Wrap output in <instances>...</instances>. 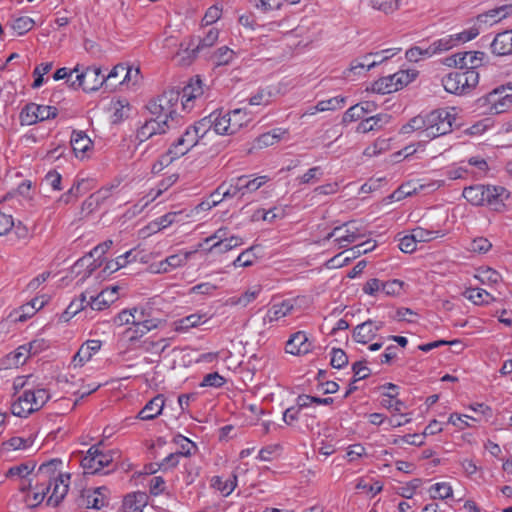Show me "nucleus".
Here are the masks:
<instances>
[{"label":"nucleus","mask_w":512,"mask_h":512,"mask_svg":"<svg viewBox=\"0 0 512 512\" xmlns=\"http://www.w3.org/2000/svg\"><path fill=\"white\" fill-rule=\"evenodd\" d=\"M510 193L502 186L473 185L463 190V197L472 205H487L495 211H500L504 201L509 198Z\"/></svg>","instance_id":"1"},{"label":"nucleus","mask_w":512,"mask_h":512,"mask_svg":"<svg viewBox=\"0 0 512 512\" xmlns=\"http://www.w3.org/2000/svg\"><path fill=\"white\" fill-rule=\"evenodd\" d=\"M201 120L196 121L194 124L186 127L184 132L170 145L166 154L161 156V165L166 162L170 164L173 160L188 153L200 139L207 133Z\"/></svg>","instance_id":"2"},{"label":"nucleus","mask_w":512,"mask_h":512,"mask_svg":"<svg viewBox=\"0 0 512 512\" xmlns=\"http://www.w3.org/2000/svg\"><path fill=\"white\" fill-rule=\"evenodd\" d=\"M49 399L50 395L46 389H27L11 405V413L17 417H27L33 412L41 409Z\"/></svg>","instance_id":"3"},{"label":"nucleus","mask_w":512,"mask_h":512,"mask_svg":"<svg viewBox=\"0 0 512 512\" xmlns=\"http://www.w3.org/2000/svg\"><path fill=\"white\" fill-rule=\"evenodd\" d=\"M425 121V138L434 139L452 131L456 118L445 109H436L423 115Z\"/></svg>","instance_id":"4"},{"label":"nucleus","mask_w":512,"mask_h":512,"mask_svg":"<svg viewBox=\"0 0 512 512\" xmlns=\"http://www.w3.org/2000/svg\"><path fill=\"white\" fill-rule=\"evenodd\" d=\"M76 73L77 76L75 80L70 83V87L75 90L82 88L85 92H93L103 85L110 88L116 87V84H107V78L102 75L99 67H86L84 70L79 69V72Z\"/></svg>","instance_id":"5"},{"label":"nucleus","mask_w":512,"mask_h":512,"mask_svg":"<svg viewBox=\"0 0 512 512\" xmlns=\"http://www.w3.org/2000/svg\"><path fill=\"white\" fill-rule=\"evenodd\" d=\"M477 105L485 108L487 114H501L512 109V94H504L503 87H496L477 100Z\"/></svg>","instance_id":"6"},{"label":"nucleus","mask_w":512,"mask_h":512,"mask_svg":"<svg viewBox=\"0 0 512 512\" xmlns=\"http://www.w3.org/2000/svg\"><path fill=\"white\" fill-rule=\"evenodd\" d=\"M57 114L58 110L54 106L28 103L21 110L20 120L22 125H33L37 122L54 119Z\"/></svg>","instance_id":"7"},{"label":"nucleus","mask_w":512,"mask_h":512,"mask_svg":"<svg viewBox=\"0 0 512 512\" xmlns=\"http://www.w3.org/2000/svg\"><path fill=\"white\" fill-rule=\"evenodd\" d=\"M412 78L406 71H400L393 75L382 77L371 85V91L379 94H389L402 89L410 83Z\"/></svg>","instance_id":"8"},{"label":"nucleus","mask_w":512,"mask_h":512,"mask_svg":"<svg viewBox=\"0 0 512 512\" xmlns=\"http://www.w3.org/2000/svg\"><path fill=\"white\" fill-rule=\"evenodd\" d=\"M146 108L150 115L157 119L164 120L172 129L176 128L182 121V117L177 113V109H172L168 104H164L160 96L150 100Z\"/></svg>","instance_id":"9"},{"label":"nucleus","mask_w":512,"mask_h":512,"mask_svg":"<svg viewBox=\"0 0 512 512\" xmlns=\"http://www.w3.org/2000/svg\"><path fill=\"white\" fill-rule=\"evenodd\" d=\"M51 489L48 504L58 506L69 490L68 482H42V491L34 493L33 505L41 503Z\"/></svg>","instance_id":"10"},{"label":"nucleus","mask_w":512,"mask_h":512,"mask_svg":"<svg viewBox=\"0 0 512 512\" xmlns=\"http://www.w3.org/2000/svg\"><path fill=\"white\" fill-rule=\"evenodd\" d=\"M200 120L206 133L213 129L219 135L233 134L230 126V113L224 112L222 109L215 110Z\"/></svg>","instance_id":"11"},{"label":"nucleus","mask_w":512,"mask_h":512,"mask_svg":"<svg viewBox=\"0 0 512 512\" xmlns=\"http://www.w3.org/2000/svg\"><path fill=\"white\" fill-rule=\"evenodd\" d=\"M113 245V241L108 239L99 245L95 246L88 255L82 257L75 263V267H83L87 261H89L91 258H93V261L87 265V273L84 275L83 278L90 276L97 268H99L102 264L104 259H102V256L106 254L110 248Z\"/></svg>","instance_id":"12"},{"label":"nucleus","mask_w":512,"mask_h":512,"mask_svg":"<svg viewBox=\"0 0 512 512\" xmlns=\"http://www.w3.org/2000/svg\"><path fill=\"white\" fill-rule=\"evenodd\" d=\"M171 128L169 124L162 119H157L151 115L149 119L137 129L135 138L139 143H143L155 135L165 134Z\"/></svg>","instance_id":"13"},{"label":"nucleus","mask_w":512,"mask_h":512,"mask_svg":"<svg viewBox=\"0 0 512 512\" xmlns=\"http://www.w3.org/2000/svg\"><path fill=\"white\" fill-rule=\"evenodd\" d=\"M143 316V311H141L140 317L132 320V326L125 331V335L131 343L139 341L146 333L156 329L161 323L159 319H143Z\"/></svg>","instance_id":"14"},{"label":"nucleus","mask_w":512,"mask_h":512,"mask_svg":"<svg viewBox=\"0 0 512 512\" xmlns=\"http://www.w3.org/2000/svg\"><path fill=\"white\" fill-rule=\"evenodd\" d=\"M63 465L64 463L61 459H51L39 466L35 476L41 480H64L65 478L69 480L71 475L63 472Z\"/></svg>","instance_id":"15"},{"label":"nucleus","mask_w":512,"mask_h":512,"mask_svg":"<svg viewBox=\"0 0 512 512\" xmlns=\"http://www.w3.org/2000/svg\"><path fill=\"white\" fill-rule=\"evenodd\" d=\"M108 493V488L106 486H101L94 489H83L81 497L83 498L87 508L99 510L109 504Z\"/></svg>","instance_id":"16"},{"label":"nucleus","mask_w":512,"mask_h":512,"mask_svg":"<svg viewBox=\"0 0 512 512\" xmlns=\"http://www.w3.org/2000/svg\"><path fill=\"white\" fill-rule=\"evenodd\" d=\"M285 350L292 355H305L312 350V343L305 332L298 331L291 335L286 343Z\"/></svg>","instance_id":"17"},{"label":"nucleus","mask_w":512,"mask_h":512,"mask_svg":"<svg viewBox=\"0 0 512 512\" xmlns=\"http://www.w3.org/2000/svg\"><path fill=\"white\" fill-rule=\"evenodd\" d=\"M149 496L146 492L135 491L124 496L122 501V512H143V508L147 506Z\"/></svg>","instance_id":"18"},{"label":"nucleus","mask_w":512,"mask_h":512,"mask_svg":"<svg viewBox=\"0 0 512 512\" xmlns=\"http://www.w3.org/2000/svg\"><path fill=\"white\" fill-rule=\"evenodd\" d=\"M391 115L379 113L374 116L364 118L356 127L357 133H368L370 131H379L391 121Z\"/></svg>","instance_id":"19"},{"label":"nucleus","mask_w":512,"mask_h":512,"mask_svg":"<svg viewBox=\"0 0 512 512\" xmlns=\"http://www.w3.org/2000/svg\"><path fill=\"white\" fill-rule=\"evenodd\" d=\"M97 462V445H93L87 451L86 456L81 459L84 475H108L110 473V469L103 471Z\"/></svg>","instance_id":"20"},{"label":"nucleus","mask_w":512,"mask_h":512,"mask_svg":"<svg viewBox=\"0 0 512 512\" xmlns=\"http://www.w3.org/2000/svg\"><path fill=\"white\" fill-rule=\"evenodd\" d=\"M342 227L345 228V233L343 235L337 236L335 239L340 248H345L349 244L354 243L365 236V233L362 231V229L357 226L356 221L346 222L342 225Z\"/></svg>","instance_id":"21"},{"label":"nucleus","mask_w":512,"mask_h":512,"mask_svg":"<svg viewBox=\"0 0 512 512\" xmlns=\"http://www.w3.org/2000/svg\"><path fill=\"white\" fill-rule=\"evenodd\" d=\"M218 37L219 31L215 28H211L203 38L191 40L186 48V51H190V56L195 58L200 51L213 46L218 40Z\"/></svg>","instance_id":"22"},{"label":"nucleus","mask_w":512,"mask_h":512,"mask_svg":"<svg viewBox=\"0 0 512 512\" xmlns=\"http://www.w3.org/2000/svg\"><path fill=\"white\" fill-rule=\"evenodd\" d=\"M165 398L162 394L156 395L139 411L137 418L140 420H153L162 413Z\"/></svg>","instance_id":"23"},{"label":"nucleus","mask_w":512,"mask_h":512,"mask_svg":"<svg viewBox=\"0 0 512 512\" xmlns=\"http://www.w3.org/2000/svg\"><path fill=\"white\" fill-rule=\"evenodd\" d=\"M101 345L102 342L100 340H87L81 345L78 352L73 357L74 365L82 366L85 362L89 361L92 356L100 350Z\"/></svg>","instance_id":"24"},{"label":"nucleus","mask_w":512,"mask_h":512,"mask_svg":"<svg viewBox=\"0 0 512 512\" xmlns=\"http://www.w3.org/2000/svg\"><path fill=\"white\" fill-rule=\"evenodd\" d=\"M90 189L91 186L89 180H77L67 192H65L59 197L57 202L60 205H68L71 202L76 201L82 194L86 193Z\"/></svg>","instance_id":"25"},{"label":"nucleus","mask_w":512,"mask_h":512,"mask_svg":"<svg viewBox=\"0 0 512 512\" xmlns=\"http://www.w3.org/2000/svg\"><path fill=\"white\" fill-rule=\"evenodd\" d=\"M491 49L498 56L512 54V30L498 33L491 43Z\"/></svg>","instance_id":"26"},{"label":"nucleus","mask_w":512,"mask_h":512,"mask_svg":"<svg viewBox=\"0 0 512 512\" xmlns=\"http://www.w3.org/2000/svg\"><path fill=\"white\" fill-rule=\"evenodd\" d=\"M460 71L451 72L442 78V85L446 92L456 95L465 94L464 82Z\"/></svg>","instance_id":"27"},{"label":"nucleus","mask_w":512,"mask_h":512,"mask_svg":"<svg viewBox=\"0 0 512 512\" xmlns=\"http://www.w3.org/2000/svg\"><path fill=\"white\" fill-rule=\"evenodd\" d=\"M377 335L375 334L372 328V320L368 319L367 321L357 325L353 329L352 337L353 339L361 344H367L371 340H373Z\"/></svg>","instance_id":"28"},{"label":"nucleus","mask_w":512,"mask_h":512,"mask_svg":"<svg viewBox=\"0 0 512 512\" xmlns=\"http://www.w3.org/2000/svg\"><path fill=\"white\" fill-rule=\"evenodd\" d=\"M202 93L203 89L201 86L200 79H197L195 83L191 82L188 85H186L181 92V103L183 109H190L191 106L189 105V103L196 99L198 96L202 95Z\"/></svg>","instance_id":"29"},{"label":"nucleus","mask_w":512,"mask_h":512,"mask_svg":"<svg viewBox=\"0 0 512 512\" xmlns=\"http://www.w3.org/2000/svg\"><path fill=\"white\" fill-rule=\"evenodd\" d=\"M294 306L291 303L290 300H284L280 304H274L267 312L266 317L264 318L265 322H273L277 321L282 317H285L288 315L292 310Z\"/></svg>","instance_id":"30"},{"label":"nucleus","mask_w":512,"mask_h":512,"mask_svg":"<svg viewBox=\"0 0 512 512\" xmlns=\"http://www.w3.org/2000/svg\"><path fill=\"white\" fill-rule=\"evenodd\" d=\"M463 295L475 305H487L495 301V298L482 288H468Z\"/></svg>","instance_id":"31"},{"label":"nucleus","mask_w":512,"mask_h":512,"mask_svg":"<svg viewBox=\"0 0 512 512\" xmlns=\"http://www.w3.org/2000/svg\"><path fill=\"white\" fill-rule=\"evenodd\" d=\"M243 244V240L239 236H231L229 238L220 239L211 245V247L207 250L209 253L218 252V253H226L232 250L235 247H238Z\"/></svg>","instance_id":"32"},{"label":"nucleus","mask_w":512,"mask_h":512,"mask_svg":"<svg viewBox=\"0 0 512 512\" xmlns=\"http://www.w3.org/2000/svg\"><path fill=\"white\" fill-rule=\"evenodd\" d=\"M285 133H286V130H283L281 128H276L269 132L263 133L256 138V140H255L256 146L258 148H265L268 146H272V145L278 143Z\"/></svg>","instance_id":"33"},{"label":"nucleus","mask_w":512,"mask_h":512,"mask_svg":"<svg viewBox=\"0 0 512 512\" xmlns=\"http://www.w3.org/2000/svg\"><path fill=\"white\" fill-rule=\"evenodd\" d=\"M244 180V177H238L236 179L231 180V183L229 185L226 184V187L222 192V196L219 199L214 200L213 206L218 205L225 199L234 198L238 195H240V197H243L241 185L242 182H244Z\"/></svg>","instance_id":"34"},{"label":"nucleus","mask_w":512,"mask_h":512,"mask_svg":"<svg viewBox=\"0 0 512 512\" xmlns=\"http://www.w3.org/2000/svg\"><path fill=\"white\" fill-rule=\"evenodd\" d=\"M230 113V126L232 133H237L242 127L246 126L250 122L248 112L244 108H237L232 110Z\"/></svg>","instance_id":"35"},{"label":"nucleus","mask_w":512,"mask_h":512,"mask_svg":"<svg viewBox=\"0 0 512 512\" xmlns=\"http://www.w3.org/2000/svg\"><path fill=\"white\" fill-rule=\"evenodd\" d=\"M87 305H90V302L86 300L85 294H81L79 298L74 299L71 301V303L68 305L66 310L62 313L61 319L63 321H68L70 318L75 316L78 312L85 309Z\"/></svg>","instance_id":"36"},{"label":"nucleus","mask_w":512,"mask_h":512,"mask_svg":"<svg viewBox=\"0 0 512 512\" xmlns=\"http://www.w3.org/2000/svg\"><path fill=\"white\" fill-rule=\"evenodd\" d=\"M91 144V140L83 132H73L71 146L76 154L85 153L90 148Z\"/></svg>","instance_id":"37"},{"label":"nucleus","mask_w":512,"mask_h":512,"mask_svg":"<svg viewBox=\"0 0 512 512\" xmlns=\"http://www.w3.org/2000/svg\"><path fill=\"white\" fill-rule=\"evenodd\" d=\"M455 46V41L452 37V35L443 37L441 39H438L434 41L432 44L428 46V51H426V54L428 55H434L437 53H441L443 51H447Z\"/></svg>","instance_id":"38"},{"label":"nucleus","mask_w":512,"mask_h":512,"mask_svg":"<svg viewBox=\"0 0 512 512\" xmlns=\"http://www.w3.org/2000/svg\"><path fill=\"white\" fill-rule=\"evenodd\" d=\"M346 98L342 96L332 97L327 100H322L317 103L315 109L319 112L334 111L344 106Z\"/></svg>","instance_id":"39"},{"label":"nucleus","mask_w":512,"mask_h":512,"mask_svg":"<svg viewBox=\"0 0 512 512\" xmlns=\"http://www.w3.org/2000/svg\"><path fill=\"white\" fill-rule=\"evenodd\" d=\"M34 25V20L28 16H20L11 21V28L16 31L18 35L29 32Z\"/></svg>","instance_id":"40"},{"label":"nucleus","mask_w":512,"mask_h":512,"mask_svg":"<svg viewBox=\"0 0 512 512\" xmlns=\"http://www.w3.org/2000/svg\"><path fill=\"white\" fill-rule=\"evenodd\" d=\"M35 468V464L33 462H26V463H22L20 465H16V466H13V467H10L6 472H5V477H14V476H19L20 478H25L27 477Z\"/></svg>","instance_id":"41"},{"label":"nucleus","mask_w":512,"mask_h":512,"mask_svg":"<svg viewBox=\"0 0 512 512\" xmlns=\"http://www.w3.org/2000/svg\"><path fill=\"white\" fill-rule=\"evenodd\" d=\"M109 289L101 291L97 296L91 297L90 307L92 310H103L108 307L110 303L114 302V298H110Z\"/></svg>","instance_id":"42"},{"label":"nucleus","mask_w":512,"mask_h":512,"mask_svg":"<svg viewBox=\"0 0 512 512\" xmlns=\"http://www.w3.org/2000/svg\"><path fill=\"white\" fill-rule=\"evenodd\" d=\"M173 442L180 446V449L176 451L180 456H190L192 450L196 449L195 443L181 434L174 436Z\"/></svg>","instance_id":"43"},{"label":"nucleus","mask_w":512,"mask_h":512,"mask_svg":"<svg viewBox=\"0 0 512 512\" xmlns=\"http://www.w3.org/2000/svg\"><path fill=\"white\" fill-rule=\"evenodd\" d=\"M429 492L432 499H445L452 495V488L447 482H436L430 487Z\"/></svg>","instance_id":"44"},{"label":"nucleus","mask_w":512,"mask_h":512,"mask_svg":"<svg viewBox=\"0 0 512 512\" xmlns=\"http://www.w3.org/2000/svg\"><path fill=\"white\" fill-rule=\"evenodd\" d=\"M257 246H251L247 250L239 254L234 260L233 265L235 267H249L252 266L256 260V255L253 253Z\"/></svg>","instance_id":"45"},{"label":"nucleus","mask_w":512,"mask_h":512,"mask_svg":"<svg viewBox=\"0 0 512 512\" xmlns=\"http://www.w3.org/2000/svg\"><path fill=\"white\" fill-rule=\"evenodd\" d=\"M53 67L52 62L41 63L36 66L33 71V76L35 77L34 82L32 83V88L36 89L43 85L44 83V75L50 72Z\"/></svg>","instance_id":"46"},{"label":"nucleus","mask_w":512,"mask_h":512,"mask_svg":"<svg viewBox=\"0 0 512 512\" xmlns=\"http://www.w3.org/2000/svg\"><path fill=\"white\" fill-rule=\"evenodd\" d=\"M417 130H421L422 135L425 137V121L423 115H418L410 119L407 124L402 126L401 133L408 134Z\"/></svg>","instance_id":"47"},{"label":"nucleus","mask_w":512,"mask_h":512,"mask_svg":"<svg viewBox=\"0 0 512 512\" xmlns=\"http://www.w3.org/2000/svg\"><path fill=\"white\" fill-rule=\"evenodd\" d=\"M205 321V315L191 314L179 320V326L177 327V330H188L204 323Z\"/></svg>","instance_id":"48"},{"label":"nucleus","mask_w":512,"mask_h":512,"mask_svg":"<svg viewBox=\"0 0 512 512\" xmlns=\"http://www.w3.org/2000/svg\"><path fill=\"white\" fill-rule=\"evenodd\" d=\"M31 442L21 437H12L8 441L2 443L0 452H9L11 450L25 449L29 447Z\"/></svg>","instance_id":"49"},{"label":"nucleus","mask_w":512,"mask_h":512,"mask_svg":"<svg viewBox=\"0 0 512 512\" xmlns=\"http://www.w3.org/2000/svg\"><path fill=\"white\" fill-rule=\"evenodd\" d=\"M370 56H371V54H367V55H365L362 58V60L356 59V60L352 61L351 66H350V70L352 72H354V73H357L358 69L370 70L371 68L379 65L384 60L389 58L388 56H386V57L382 58L380 61H372V62H370L369 61Z\"/></svg>","instance_id":"50"},{"label":"nucleus","mask_w":512,"mask_h":512,"mask_svg":"<svg viewBox=\"0 0 512 512\" xmlns=\"http://www.w3.org/2000/svg\"><path fill=\"white\" fill-rule=\"evenodd\" d=\"M244 182H242L241 188H242V196H244L246 193H252L256 190H258L265 182L266 177L261 176L254 179H248V176L243 175Z\"/></svg>","instance_id":"51"},{"label":"nucleus","mask_w":512,"mask_h":512,"mask_svg":"<svg viewBox=\"0 0 512 512\" xmlns=\"http://www.w3.org/2000/svg\"><path fill=\"white\" fill-rule=\"evenodd\" d=\"M234 57L233 50L227 46L220 47L213 55L214 63L218 66L229 64Z\"/></svg>","instance_id":"52"},{"label":"nucleus","mask_w":512,"mask_h":512,"mask_svg":"<svg viewBox=\"0 0 512 512\" xmlns=\"http://www.w3.org/2000/svg\"><path fill=\"white\" fill-rule=\"evenodd\" d=\"M464 82L465 93L470 92L479 82V74L476 70L460 71Z\"/></svg>","instance_id":"53"},{"label":"nucleus","mask_w":512,"mask_h":512,"mask_svg":"<svg viewBox=\"0 0 512 512\" xmlns=\"http://www.w3.org/2000/svg\"><path fill=\"white\" fill-rule=\"evenodd\" d=\"M404 282L398 279L383 281L382 292L388 296L400 295L403 291Z\"/></svg>","instance_id":"54"},{"label":"nucleus","mask_w":512,"mask_h":512,"mask_svg":"<svg viewBox=\"0 0 512 512\" xmlns=\"http://www.w3.org/2000/svg\"><path fill=\"white\" fill-rule=\"evenodd\" d=\"M492 247V244L487 238L478 237L473 239L469 246L468 250L474 253L484 254L488 252Z\"/></svg>","instance_id":"55"},{"label":"nucleus","mask_w":512,"mask_h":512,"mask_svg":"<svg viewBox=\"0 0 512 512\" xmlns=\"http://www.w3.org/2000/svg\"><path fill=\"white\" fill-rule=\"evenodd\" d=\"M498 8L490 9L477 16V22L480 24L493 25L502 20Z\"/></svg>","instance_id":"56"},{"label":"nucleus","mask_w":512,"mask_h":512,"mask_svg":"<svg viewBox=\"0 0 512 512\" xmlns=\"http://www.w3.org/2000/svg\"><path fill=\"white\" fill-rule=\"evenodd\" d=\"M330 364L333 368L341 369L348 364V356L342 349L333 348Z\"/></svg>","instance_id":"57"},{"label":"nucleus","mask_w":512,"mask_h":512,"mask_svg":"<svg viewBox=\"0 0 512 512\" xmlns=\"http://www.w3.org/2000/svg\"><path fill=\"white\" fill-rule=\"evenodd\" d=\"M374 9L389 14L398 9V0H371Z\"/></svg>","instance_id":"58"},{"label":"nucleus","mask_w":512,"mask_h":512,"mask_svg":"<svg viewBox=\"0 0 512 512\" xmlns=\"http://www.w3.org/2000/svg\"><path fill=\"white\" fill-rule=\"evenodd\" d=\"M226 382V379L217 372L209 373L204 376L201 387H222Z\"/></svg>","instance_id":"59"},{"label":"nucleus","mask_w":512,"mask_h":512,"mask_svg":"<svg viewBox=\"0 0 512 512\" xmlns=\"http://www.w3.org/2000/svg\"><path fill=\"white\" fill-rule=\"evenodd\" d=\"M438 231L428 230L422 227H416L412 230L414 239L418 242H429L438 236Z\"/></svg>","instance_id":"60"},{"label":"nucleus","mask_w":512,"mask_h":512,"mask_svg":"<svg viewBox=\"0 0 512 512\" xmlns=\"http://www.w3.org/2000/svg\"><path fill=\"white\" fill-rule=\"evenodd\" d=\"M468 55L467 58V66L465 70H476L478 67L482 66L483 60L485 58V53L481 51H468L466 52Z\"/></svg>","instance_id":"61"},{"label":"nucleus","mask_w":512,"mask_h":512,"mask_svg":"<svg viewBox=\"0 0 512 512\" xmlns=\"http://www.w3.org/2000/svg\"><path fill=\"white\" fill-rule=\"evenodd\" d=\"M159 96L162 98V102L164 104H168L170 106V108L176 109L178 106V102L181 98V92L172 88V89L164 91Z\"/></svg>","instance_id":"62"},{"label":"nucleus","mask_w":512,"mask_h":512,"mask_svg":"<svg viewBox=\"0 0 512 512\" xmlns=\"http://www.w3.org/2000/svg\"><path fill=\"white\" fill-rule=\"evenodd\" d=\"M43 182L50 186L54 191H61L63 187L62 176L56 170H50L44 177Z\"/></svg>","instance_id":"63"},{"label":"nucleus","mask_w":512,"mask_h":512,"mask_svg":"<svg viewBox=\"0 0 512 512\" xmlns=\"http://www.w3.org/2000/svg\"><path fill=\"white\" fill-rule=\"evenodd\" d=\"M271 92L266 89H259L257 93L249 98L250 105H268L271 100Z\"/></svg>","instance_id":"64"}]
</instances>
